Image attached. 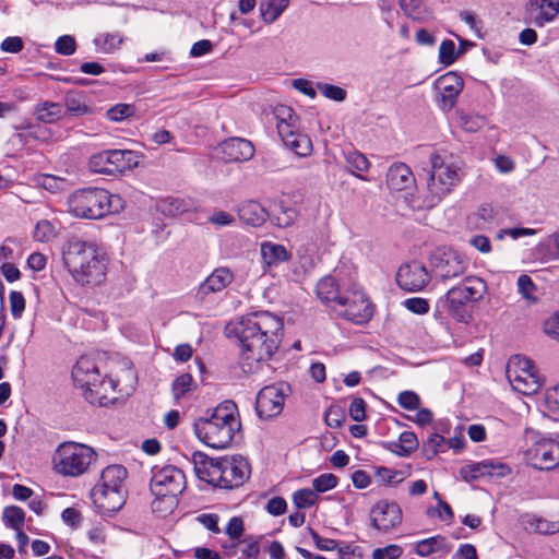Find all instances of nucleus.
Segmentation results:
<instances>
[{
	"mask_svg": "<svg viewBox=\"0 0 559 559\" xmlns=\"http://www.w3.org/2000/svg\"><path fill=\"white\" fill-rule=\"evenodd\" d=\"M283 329L281 318L269 311H258L229 322L225 335L237 340L242 349H277Z\"/></svg>",
	"mask_w": 559,
	"mask_h": 559,
	"instance_id": "nucleus-1",
	"label": "nucleus"
},
{
	"mask_svg": "<svg viewBox=\"0 0 559 559\" xmlns=\"http://www.w3.org/2000/svg\"><path fill=\"white\" fill-rule=\"evenodd\" d=\"M62 262L73 281L82 286H97L106 278V258L94 242L68 240L62 249Z\"/></svg>",
	"mask_w": 559,
	"mask_h": 559,
	"instance_id": "nucleus-2",
	"label": "nucleus"
},
{
	"mask_svg": "<svg viewBox=\"0 0 559 559\" xmlns=\"http://www.w3.org/2000/svg\"><path fill=\"white\" fill-rule=\"evenodd\" d=\"M240 429L237 405L229 400L222 402L209 416L200 417L193 424L197 438L213 449L228 448Z\"/></svg>",
	"mask_w": 559,
	"mask_h": 559,
	"instance_id": "nucleus-3",
	"label": "nucleus"
},
{
	"mask_svg": "<svg viewBox=\"0 0 559 559\" xmlns=\"http://www.w3.org/2000/svg\"><path fill=\"white\" fill-rule=\"evenodd\" d=\"M194 472L198 478L223 489L237 488L249 478V463L242 456L211 459L206 454L195 452L192 455Z\"/></svg>",
	"mask_w": 559,
	"mask_h": 559,
	"instance_id": "nucleus-4",
	"label": "nucleus"
},
{
	"mask_svg": "<svg viewBox=\"0 0 559 559\" xmlns=\"http://www.w3.org/2000/svg\"><path fill=\"white\" fill-rule=\"evenodd\" d=\"M126 202L119 194H111L103 188L78 189L67 199V212L82 219H100L121 212Z\"/></svg>",
	"mask_w": 559,
	"mask_h": 559,
	"instance_id": "nucleus-5",
	"label": "nucleus"
},
{
	"mask_svg": "<svg viewBox=\"0 0 559 559\" xmlns=\"http://www.w3.org/2000/svg\"><path fill=\"white\" fill-rule=\"evenodd\" d=\"M186 489L185 473L175 465L152 467L150 490L154 496L152 511L160 518L173 513L179 503V496Z\"/></svg>",
	"mask_w": 559,
	"mask_h": 559,
	"instance_id": "nucleus-6",
	"label": "nucleus"
},
{
	"mask_svg": "<svg viewBox=\"0 0 559 559\" xmlns=\"http://www.w3.org/2000/svg\"><path fill=\"white\" fill-rule=\"evenodd\" d=\"M127 477L128 471L120 464L108 465L102 471L99 481L91 491L93 503L99 513L111 516L123 507L127 498Z\"/></svg>",
	"mask_w": 559,
	"mask_h": 559,
	"instance_id": "nucleus-7",
	"label": "nucleus"
},
{
	"mask_svg": "<svg viewBox=\"0 0 559 559\" xmlns=\"http://www.w3.org/2000/svg\"><path fill=\"white\" fill-rule=\"evenodd\" d=\"M487 292L486 282L476 276H465L457 285L451 287L444 296L439 299V304L456 321L467 323L472 316L466 306L478 302Z\"/></svg>",
	"mask_w": 559,
	"mask_h": 559,
	"instance_id": "nucleus-8",
	"label": "nucleus"
},
{
	"mask_svg": "<svg viewBox=\"0 0 559 559\" xmlns=\"http://www.w3.org/2000/svg\"><path fill=\"white\" fill-rule=\"evenodd\" d=\"M96 459L97 454L93 448L68 441L58 445L52 456V464L57 474L79 477L88 471Z\"/></svg>",
	"mask_w": 559,
	"mask_h": 559,
	"instance_id": "nucleus-9",
	"label": "nucleus"
},
{
	"mask_svg": "<svg viewBox=\"0 0 559 559\" xmlns=\"http://www.w3.org/2000/svg\"><path fill=\"white\" fill-rule=\"evenodd\" d=\"M507 378L513 388L524 395H532L539 391L544 380L534 361L523 354H514L507 364Z\"/></svg>",
	"mask_w": 559,
	"mask_h": 559,
	"instance_id": "nucleus-10",
	"label": "nucleus"
},
{
	"mask_svg": "<svg viewBox=\"0 0 559 559\" xmlns=\"http://www.w3.org/2000/svg\"><path fill=\"white\" fill-rule=\"evenodd\" d=\"M124 374L129 382L122 386L120 380L99 376L98 380L82 392L84 399L93 405L108 406L129 396L134 390L135 374L131 368Z\"/></svg>",
	"mask_w": 559,
	"mask_h": 559,
	"instance_id": "nucleus-11",
	"label": "nucleus"
},
{
	"mask_svg": "<svg viewBox=\"0 0 559 559\" xmlns=\"http://www.w3.org/2000/svg\"><path fill=\"white\" fill-rule=\"evenodd\" d=\"M431 173L428 189L432 201L439 202L448 195L461 180V168L448 156L433 153L430 156Z\"/></svg>",
	"mask_w": 559,
	"mask_h": 559,
	"instance_id": "nucleus-12",
	"label": "nucleus"
},
{
	"mask_svg": "<svg viewBox=\"0 0 559 559\" xmlns=\"http://www.w3.org/2000/svg\"><path fill=\"white\" fill-rule=\"evenodd\" d=\"M525 457L538 469H552L559 466V441L538 431L526 432Z\"/></svg>",
	"mask_w": 559,
	"mask_h": 559,
	"instance_id": "nucleus-13",
	"label": "nucleus"
},
{
	"mask_svg": "<svg viewBox=\"0 0 559 559\" xmlns=\"http://www.w3.org/2000/svg\"><path fill=\"white\" fill-rule=\"evenodd\" d=\"M274 115L277 120L276 128L284 144L298 156H308L312 151V143L306 134L295 130V116L293 109L285 105L276 106Z\"/></svg>",
	"mask_w": 559,
	"mask_h": 559,
	"instance_id": "nucleus-14",
	"label": "nucleus"
},
{
	"mask_svg": "<svg viewBox=\"0 0 559 559\" xmlns=\"http://www.w3.org/2000/svg\"><path fill=\"white\" fill-rule=\"evenodd\" d=\"M337 312L342 318L362 324L368 322L373 316V307L366 294L357 286H350L343 292V297L338 300Z\"/></svg>",
	"mask_w": 559,
	"mask_h": 559,
	"instance_id": "nucleus-15",
	"label": "nucleus"
},
{
	"mask_svg": "<svg viewBox=\"0 0 559 559\" xmlns=\"http://www.w3.org/2000/svg\"><path fill=\"white\" fill-rule=\"evenodd\" d=\"M139 158L130 150H107L91 156L88 167L93 173L114 174L124 173L136 167Z\"/></svg>",
	"mask_w": 559,
	"mask_h": 559,
	"instance_id": "nucleus-16",
	"label": "nucleus"
},
{
	"mask_svg": "<svg viewBox=\"0 0 559 559\" xmlns=\"http://www.w3.org/2000/svg\"><path fill=\"white\" fill-rule=\"evenodd\" d=\"M430 265L436 277L445 283L466 272L468 263L465 257L452 248H437L430 257Z\"/></svg>",
	"mask_w": 559,
	"mask_h": 559,
	"instance_id": "nucleus-17",
	"label": "nucleus"
},
{
	"mask_svg": "<svg viewBox=\"0 0 559 559\" xmlns=\"http://www.w3.org/2000/svg\"><path fill=\"white\" fill-rule=\"evenodd\" d=\"M289 388L285 383L267 385L261 389L255 400L258 416L267 419L280 415Z\"/></svg>",
	"mask_w": 559,
	"mask_h": 559,
	"instance_id": "nucleus-18",
	"label": "nucleus"
},
{
	"mask_svg": "<svg viewBox=\"0 0 559 559\" xmlns=\"http://www.w3.org/2000/svg\"><path fill=\"white\" fill-rule=\"evenodd\" d=\"M370 519L374 528L388 533L402 523L403 513L396 502L380 500L372 507Z\"/></svg>",
	"mask_w": 559,
	"mask_h": 559,
	"instance_id": "nucleus-19",
	"label": "nucleus"
},
{
	"mask_svg": "<svg viewBox=\"0 0 559 559\" xmlns=\"http://www.w3.org/2000/svg\"><path fill=\"white\" fill-rule=\"evenodd\" d=\"M429 281L430 275L427 269L417 261L401 265L396 273V283L400 288L411 293L421 290Z\"/></svg>",
	"mask_w": 559,
	"mask_h": 559,
	"instance_id": "nucleus-20",
	"label": "nucleus"
},
{
	"mask_svg": "<svg viewBox=\"0 0 559 559\" xmlns=\"http://www.w3.org/2000/svg\"><path fill=\"white\" fill-rule=\"evenodd\" d=\"M463 87L464 81L456 72H447L436 80L435 88L438 92L442 110L448 111L455 106Z\"/></svg>",
	"mask_w": 559,
	"mask_h": 559,
	"instance_id": "nucleus-21",
	"label": "nucleus"
},
{
	"mask_svg": "<svg viewBox=\"0 0 559 559\" xmlns=\"http://www.w3.org/2000/svg\"><path fill=\"white\" fill-rule=\"evenodd\" d=\"M385 179L391 192L409 193L416 186L412 169L404 163L391 165L386 171Z\"/></svg>",
	"mask_w": 559,
	"mask_h": 559,
	"instance_id": "nucleus-22",
	"label": "nucleus"
},
{
	"mask_svg": "<svg viewBox=\"0 0 559 559\" xmlns=\"http://www.w3.org/2000/svg\"><path fill=\"white\" fill-rule=\"evenodd\" d=\"M99 376L98 367L91 354H83L72 368L74 385L82 392L98 380Z\"/></svg>",
	"mask_w": 559,
	"mask_h": 559,
	"instance_id": "nucleus-23",
	"label": "nucleus"
},
{
	"mask_svg": "<svg viewBox=\"0 0 559 559\" xmlns=\"http://www.w3.org/2000/svg\"><path fill=\"white\" fill-rule=\"evenodd\" d=\"M559 13V5L552 0H530L526 4V14L531 23L543 27L552 22Z\"/></svg>",
	"mask_w": 559,
	"mask_h": 559,
	"instance_id": "nucleus-24",
	"label": "nucleus"
},
{
	"mask_svg": "<svg viewBox=\"0 0 559 559\" xmlns=\"http://www.w3.org/2000/svg\"><path fill=\"white\" fill-rule=\"evenodd\" d=\"M222 157L225 162L239 163L253 157L254 147L250 141L231 138L221 144Z\"/></svg>",
	"mask_w": 559,
	"mask_h": 559,
	"instance_id": "nucleus-25",
	"label": "nucleus"
},
{
	"mask_svg": "<svg viewBox=\"0 0 559 559\" xmlns=\"http://www.w3.org/2000/svg\"><path fill=\"white\" fill-rule=\"evenodd\" d=\"M234 280L233 273L227 267L215 269L198 288L197 297L200 300L210 294L219 293L225 289Z\"/></svg>",
	"mask_w": 559,
	"mask_h": 559,
	"instance_id": "nucleus-26",
	"label": "nucleus"
},
{
	"mask_svg": "<svg viewBox=\"0 0 559 559\" xmlns=\"http://www.w3.org/2000/svg\"><path fill=\"white\" fill-rule=\"evenodd\" d=\"M520 524L527 533L552 535L559 532V515L549 520L536 513H524Z\"/></svg>",
	"mask_w": 559,
	"mask_h": 559,
	"instance_id": "nucleus-27",
	"label": "nucleus"
},
{
	"mask_svg": "<svg viewBox=\"0 0 559 559\" xmlns=\"http://www.w3.org/2000/svg\"><path fill=\"white\" fill-rule=\"evenodd\" d=\"M298 266L293 270L294 281L300 282L308 272L314 269L318 263V248L314 242L307 241L301 243L296 251Z\"/></svg>",
	"mask_w": 559,
	"mask_h": 559,
	"instance_id": "nucleus-28",
	"label": "nucleus"
},
{
	"mask_svg": "<svg viewBox=\"0 0 559 559\" xmlns=\"http://www.w3.org/2000/svg\"><path fill=\"white\" fill-rule=\"evenodd\" d=\"M260 255L264 271L288 261L292 257L285 246L272 241H263L260 243Z\"/></svg>",
	"mask_w": 559,
	"mask_h": 559,
	"instance_id": "nucleus-29",
	"label": "nucleus"
},
{
	"mask_svg": "<svg viewBox=\"0 0 559 559\" xmlns=\"http://www.w3.org/2000/svg\"><path fill=\"white\" fill-rule=\"evenodd\" d=\"M344 290L340 288L336 280L332 276L321 278L316 287L318 298L333 310L338 309V300L343 297Z\"/></svg>",
	"mask_w": 559,
	"mask_h": 559,
	"instance_id": "nucleus-30",
	"label": "nucleus"
},
{
	"mask_svg": "<svg viewBox=\"0 0 559 559\" xmlns=\"http://www.w3.org/2000/svg\"><path fill=\"white\" fill-rule=\"evenodd\" d=\"M239 218L252 226L262 225L269 214L266 210L257 201H246L238 209Z\"/></svg>",
	"mask_w": 559,
	"mask_h": 559,
	"instance_id": "nucleus-31",
	"label": "nucleus"
},
{
	"mask_svg": "<svg viewBox=\"0 0 559 559\" xmlns=\"http://www.w3.org/2000/svg\"><path fill=\"white\" fill-rule=\"evenodd\" d=\"M288 5L289 0H261L259 10L262 21L266 24H273Z\"/></svg>",
	"mask_w": 559,
	"mask_h": 559,
	"instance_id": "nucleus-32",
	"label": "nucleus"
},
{
	"mask_svg": "<svg viewBox=\"0 0 559 559\" xmlns=\"http://www.w3.org/2000/svg\"><path fill=\"white\" fill-rule=\"evenodd\" d=\"M124 39L120 32L103 33L94 39V45L102 53H112L120 49Z\"/></svg>",
	"mask_w": 559,
	"mask_h": 559,
	"instance_id": "nucleus-33",
	"label": "nucleus"
},
{
	"mask_svg": "<svg viewBox=\"0 0 559 559\" xmlns=\"http://www.w3.org/2000/svg\"><path fill=\"white\" fill-rule=\"evenodd\" d=\"M36 117L45 123H53L63 115V106L59 103L43 102L36 106Z\"/></svg>",
	"mask_w": 559,
	"mask_h": 559,
	"instance_id": "nucleus-34",
	"label": "nucleus"
},
{
	"mask_svg": "<svg viewBox=\"0 0 559 559\" xmlns=\"http://www.w3.org/2000/svg\"><path fill=\"white\" fill-rule=\"evenodd\" d=\"M58 236L59 229L55 222L40 219L34 227L33 238L37 242L48 243L57 239Z\"/></svg>",
	"mask_w": 559,
	"mask_h": 559,
	"instance_id": "nucleus-35",
	"label": "nucleus"
},
{
	"mask_svg": "<svg viewBox=\"0 0 559 559\" xmlns=\"http://www.w3.org/2000/svg\"><path fill=\"white\" fill-rule=\"evenodd\" d=\"M473 471L477 474L476 476H496L504 477L510 474L511 469L507 464L496 462L492 460L483 461L476 464Z\"/></svg>",
	"mask_w": 559,
	"mask_h": 559,
	"instance_id": "nucleus-36",
	"label": "nucleus"
},
{
	"mask_svg": "<svg viewBox=\"0 0 559 559\" xmlns=\"http://www.w3.org/2000/svg\"><path fill=\"white\" fill-rule=\"evenodd\" d=\"M377 477L386 485L400 484L412 475V467L408 465L403 469H393L385 466L378 467Z\"/></svg>",
	"mask_w": 559,
	"mask_h": 559,
	"instance_id": "nucleus-37",
	"label": "nucleus"
},
{
	"mask_svg": "<svg viewBox=\"0 0 559 559\" xmlns=\"http://www.w3.org/2000/svg\"><path fill=\"white\" fill-rule=\"evenodd\" d=\"M399 5L404 14L414 21L423 22L429 17L423 0H399Z\"/></svg>",
	"mask_w": 559,
	"mask_h": 559,
	"instance_id": "nucleus-38",
	"label": "nucleus"
},
{
	"mask_svg": "<svg viewBox=\"0 0 559 559\" xmlns=\"http://www.w3.org/2000/svg\"><path fill=\"white\" fill-rule=\"evenodd\" d=\"M2 521L7 527L19 531L24 525L25 512L16 506L5 507L2 513Z\"/></svg>",
	"mask_w": 559,
	"mask_h": 559,
	"instance_id": "nucleus-39",
	"label": "nucleus"
},
{
	"mask_svg": "<svg viewBox=\"0 0 559 559\" xmlns=\"http://www.w3.org/2000/svg\"><path fill=\"white\" fill-rule=\"evenodd\" d=\"M444 538L440 535L432 536L415 544L414 550L419 557H428L429 555L442 549Z\"/></svg>",
	"mask_w": 559,
	"mask_h": 559,
	"instance_id": "nucleus-40",
	"label": "nucleus"
},
{
	"mask_svg": "<svg viewBox=\"0 0 559 559\" xmlns=\"http://www.w3.org/2000/svg\"><path fill=\"white\" fill-rule=\"evenodd\" d=\"M297 215L294 207L287 206L283 202L276 204L273 210L275 224L283 228L290 226L296 221Z\"/></svg>",
	"mask_w": 559,
	"mask_h": 559,
	"instance_id": "nucleus-41",
	"label": "nucleus"
},
{
	"mask_svg": "<svg viewBox=\"0 0 559 559\" xmlns=\"http://www.w3.org/2000/svg\"><path fill=\"white\" fill-rule=\"evenodd\" d=\"M394 452L400 456H408L418 448V440L414 432L404 431L400 435Z\"/></svg>",
	"mask_w": 559,
	"mask_h": 559,
	"instance_id": "nucleus-42",
	"label": "nucleus"
},
{
	"mask_svg": "<svg viewBox=\"0 0 559 559\" xmlns=\"http://www.w3.org/2000/svg\"><path fill=\"white\" fill-rule=\"evenodd\" d=\"M459 126L467 132H477L486 124L485 117L466 112H459Z\"/></svg>",
	"mask_w": 559,
	"mask_h": 559,
	"instance_id": "nucleus-43",
	"label": "nucleus"
},
{
	"mask_svg": "<svg viewBox=\"0 0 559 559\" xmlns=\"http://www.w3.org/2000/svg\"><path fill=\"white\" fill-rule=\"evenodd\" d=\"M194 385L193 378L190 373H182L177 377L173 382V394L176 400H179L192 390Z\"/></svg>",
	"mask_w": 559,
	"mask_h": 559,
	"instance_id": "nucleus-44",
	"label": "nucleus"
},
{
	"mask_svg": "<svg viewBox=\"0 0 559 559\" xmlns=\"http://www.w3.org/2000/svg\"><path fill=\"white\" fill-rule=\"evenodd\" d=\"M135 114V107L131 104H117L107 110V118L115 122H120L132 117Z\"/></svg>",
	"mask_w": 559,
	"mask_h": 559,
	"instance_id": "nucleus-45",
	"label": "nucleus"
},
{
	"mask_svg": "<svg viewBox=\"0 0 559 559\" xmlns=\"http://www.w3.org/2000/svg\"><path fill=\"white\" fill-rule=\"evenodd\" d=\"M338 478L332 473H324L312 479V487L316 492L322 493L334 489Z\"/></svg>",
	"mask_w": 559,
	"mask_h": 559,
	"instance_id": "nucleus-46",
	"label": "nucleus"
},
{
	"mask_svg": "<svg viewBox=\"0 0 559 559\" xmlns=\"http://www.w3.org/2000/svg\"><path fill=\"white\" fill-rule=\"evenodd\" d=\"M293 502L298 509L310 508L317 502L316 491L309 488L299 489L294 492Z\"/></svg>",
	"mask_w": 559,
	"mask_h": 559,
	"instance_id": "nucleus-47",
	"label": "nucleus"
},
{
	"mask_svg": "<svg viewBox=\"0 0 559 559\" xmlns=\"http://www.w3.org/2000/svg\"><path fill=\"white\" fill-rule=\"evenodd\" d=\"M64 106L67 111L72 116H83L88 112L87 106L82 98L75 94H68Z\"/></svg>",
	"mask_w": 559,
	"mask_h": 559,
	"instance_id": "nucleus-48",
	"label": "nucleus"
},
{
	"mask_svg": "<svg viewBox=\"0 0 559 559\" xmlns=\"http://www.w3.org/2000/svg\"><path fill=\"white\" fill-rule=\"evenodd\" d=\"M536 286L528 275L522 274L518 278V292L526 300L535 301L534 293Z\"/></svg>",
	"mask_w": 559,
	"mask_h": 559,
	"instance_id": "nucleus-49",
	"label": "nucleus"
},
{
	"mask_svg": "<svg viewBox=\"0 0 559 559\" xmlns=\"http://www.w3.org/2000/svg\"><path fill=\"white\" fill-rule=\"evenodd\" d=\"M318 90L324 97L335 102H343L347 94L344 88L328 83H318Z\"/></svg>",
	"mask_w": 559,
	"mask_h": 559,
	"instance_id": "nucleus-50",
	"label": "nucleus"
},
{
	"mask_svg": "<svg viewBox=\"0 0 559 559\" xmlns=\"http://www.w3.org/2000/svg\"><path fill=\"white\" fill-rule=\"evenodd\" d=\"M402 555L403 548L400 545L391 544L373 549L372 559H400Z\"/></svg>",
	"mask_w": 559,
	"mask_h": 559,
	"instance_id": "nucleus-51",
	"label": "nucleus"
},
{
	"mask_svg": "<svg viewBox=\"0 0 559 559\" xmlns=\"http://www.w3.org/2000/svg\"><path fill=\"white\" fill-rule=\"evenodd\" d=\"M399 405L407 411L418 409L420 405V399L417 393L413 391H403L397 397Z\"/></svg>",
	"mask_w": 559,
	"mask_h": 559,
	"instance_id": "nucleus-52",
	"label": "nucleus"
},
{
	"mask_svg": "<svg viewBox=\"0 0 559 559\" xmlns=\"http://www.w3.org/2000/svg\"><path fill=\"white\" fill-rule=\"evenodd\" d=\"M439 58L440 61L445 66H450L455 61V45L452 40L445 39L440 44Z\"/></svg>",
	"mask_w": 559,
	"mask_h": 559,
	"instance_id": "nucleus-53",
	"label": "nucleus"
},
{
	"mask_svg": "<svg viewBox=\"0 0 559 559\" xmlns=\"http://www.w3.org/2000/svg\"><path fill=\"white\" fill-rule=\"evenodd\" d=\"M475 218L477 219L476 226L478 228H485L491 224L495 219V211L491 205L483 204L478 207Z\"/></svg>",
	"mask_w": 559,
	"mask_h": 559,
	"instance_id": "nucleus-54",
	"label": "nucleus"
},
{
	"mask_svg": "<svg viewBox=\"0 0 559 559\" xmlns=\"http://www.w3.org/2000/svg\"><path fill=\"white\" fill-rule=\"evenodd\" d=\"M55 49L58 53L63 56H71L75 52V39L70 35L60 36L55 44Z\"/></svg>",
	"mask_w": 559,
	"mask_h": 559,
	"instance_id": "nucleus-55",
	"label": "nucleus"
},
{
	"mask_svg": "<svg viewBox=\"0 0 559 559\" xmlns=\"http://www.w3.org/2000/svg\"><path fill=\"white\" fill-rule=\"evenodd\" d=\"M245 531L243 520L240 516H233L226 528L225 534L233 540H239Z\"/></svg>",
	"mask_w": 559,
	"mask_h": 559,
	"instance_id": "nucleus-56",
	"label": "nucleus"
},
{
	"mask_svg": "<svg viewBox=\"0 0 559 559\" xmlns=\"http://www.w3.org/2000/svg\"><path fill=\"white\" fill-rule=\"evenodd\" d=\"M445 439L439 433H431L424 444L425 451L429 456L436 455L438 452L443 451Z\"/></svg>",
	"mask_w": 559,
	"mask_h": 559,
	"instance_id": "nucleus-57",
	"label": "nucleus"
},
{
	"mask_svg": "<svg viewBox=\"0 0 559 559\" xmlns=\"http://www.w3.org/2000/svg\"><path fill=\"white\" fill-rule=\"evenodd\" d=\"M404 307L416 314H425L429 311V302L425 298L412 297L403 302Z\"/></svg>",
	"mask_w": 559,
	"mask_h": 559,
	"instance_id": "nucleus-58",
	"label": "nucleus"
},
{
	"mask_svg": "<svg viewBox=\"0 0 559 559\" xmlns=\"http://www.w3.org/2000/svg\"><path fill=\"white\" fill-rule=\"evenodd\" d=\"M545 404L550 413L559 415V384L547 389Z\"/></svg>",
	"mask_w": 559,
	"mask_h": 559,
	"instance_id": "nucleus-59",
	"label": "nucleus"
},
{
	"mask_svg": "<svg viewBox=\"0 0 559 559\" xmlns=\"http://www.w3.org/2000/svg\"><path fill=\"white\" fill-rule=\"evenodd\" d=\"M197 521L201 523L206 530L212 532L213 534L221 533V528L218 527L219 515L215 513H203L197 518Z\"/></svg>",
	"mask_w": 559,
	"mask_h": 559,
	"instance_id": "nucleus-60",
	"label": "nucleus"
},
{
	"mask_svg": "<svg viewBox=\"0 0 559 559\" xmlns=\"http://www.w3.org/2000/svg\"><path fill=\"white\" fill-rule=\"evenodd\" d=\"M349 415L355 421H362L366 418V403L362 399L356 397L349 405Z\"/></svg>",
	"mask_w": 559,
	"mask_h": 559,
	"instance_id": "nucleus-61",
	"label": "nucleus"
},
{
	"mask_svg": "<svg viewBox=\"0 0 559 559\" xmlns=\"http://www.w3.org/2000/svg\"><path fill=\"white\" fill-rule=\"evenodd\" d=\"M253 352H242L239 365L245 373H253L260 368V358H251Z\"/></svg>",
	"mask_w": 559,
	"mask_h": 559,
	"instance_id": "nucleus-62",
	"label": "nucleus"
},
{
	"mask_svg": "<svg viewBox=\"0 0 559 559\" xmlns=\"http://www.w3.org/2000/svg\"><path fill=\"white\" fill-rule=\"evenodd\" d=\"M347 162L357 171H367L370 166L367 157L358 152L350 153L347 156Z\"/></svg>",
	"mask_w": 559,
	"mask_h": 559,
	"instance_id": "nucleus-63",
	"label": "nucleus"
},
{
	"mask_svg": "<svg viewBox=\"0 0 559 559\" xmlns=\"http://www.w3.org/2000/svg\"><path fill=\"white\" fill-rule=\"evenodd\" d=\"M544 331L550 337L559 341V311L552 313L544 323Z\"/></svg>",
	"mask_w": 559,
	"mask_h": 559,
	"instance_id": "nucleus-64",
	"label": "nucleus"
}]
</instances>
